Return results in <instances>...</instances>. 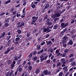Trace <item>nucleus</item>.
I'll return each mask as SVG.
<instances>
[{
	"instance_id": "obj_50",
	"label": "nucleus",
	"mask_w": 76,
	"mask_h": 76,
	"mask_svg": "<svg viewBox=\"0 0 76 76\" xmlns=\"http://www.w3.org/2000/svg\"><path fill=\"white\" fill-rule=\"evenodd\" d=\"M51 62V61L49 59L47 61H46V63H47V64H49V63L50 62Z\"/></svg>"
},
{
	"instance_id": "obj_30",
	"label": "nucleus",
	"mask_w": 76,
	"mask_h": 76,
	"mask_svg": "<svg viewBox=\"0 0 76 76\" xmlns=\"http://www.w3.org/2000/svg\"><path fill=\"white\" fill-rule=\"evenodd\" d=\"M31 35V33L30 32L27 33L26 36L27 38H28V37H30V35Z\"/></svg>"
},
{
	"instance_id": "obj_41",
	"label": "nucleus",
	"mask_w": 76,
	"mask_h": 76,
	"mask_svg": "<svg viewBox=\"0 0 76 76\" xmlns=\"http://www.w3.org/2000/svg\"><path fill=\"white\" fill-rule=\"evenodd\" d=\"M47 18H48V16L47 15L45 16V18H44L43 21H45V20H46V19H47Z\"/></svg>"
},
{
	"instance_id": "obj_38",
	"label": "nucleus",
	"mask_w": 76,
	"mask_h": 76,
	"mask_svg": "<svg viewBox=\"0 0 76 76\" xmlns=\"http://www.w3.org/2000/svg\"><path fill=\"white\" fill-rule=\"evenodd\" d=\"M73 60H74V58H71L69 59V62H72Z\"/></svg>"
},
{
	"instance_id": "obj_35",
	"label": "nucleus",
	"mask_w": 76,
	"mask_h": 76,
	"mask_svg": "<svg viewBox=\"0 0 76 76\" xmlns=\"http://www.w3.org/2000/svg\"><path fill=\"white\" fill-rule=\"evenodd\" d=\"M38 54V52L37 51H35L33 52V56H35L36 54Z\"/></svg>"
},
{
	"instance_id": "obj_12",
	"label": "nucleus",
	"mask_w": 76,
	"mask_h": 76,
	"mask_svg": "<svg viewBox=\"0 0 76 76\" xmlns=\"http://www.w3.org/2000/svg\"><path fill=\"white\" fill-rule=\"evenodd\" d=\"M53 20H54L53 22L54 23H56V21H57V20H59V18H54L53 19Z\"/></svg>"
},
{
	"instance_id": "obj_28",
	"label": "nucleus",
	"mask_w": 76,
	"mask_h": 76,
	"mask_svg": "<svg viewBox=\"0 0 76 76\" xmlns=\"http://www.w3.org/2000/svg\"><path fill=\"white\" fill-rule=\"evenodd\" d=\"M62 44L63 45V47H64V48H66L67 47V43H63Z\"/></svg>"
},
{
	"instance_id": "obj_2",
	"label": "nucleus",
	"mask_w": 76,
	"mask_h": 76,
	"mask_svg": "<svg viewBox=\"0 0 76 76\" xmlns=\"http://www.w3.org/2000/svg\"><path fill=\"white\" fill-rule=\"evenodd\" d=\"M38 19V17L33 16L32 17V20L31 23V25H33L35 22H36Z\"/></svg>"
},
{
	"instance_id": "obj_55",
	"label": "nucleus",
	"mask_w": 76,
	"mask_h": 76,
	"mask_svg": "<svg viewBox=\"0 0 76 76\" xmlns=\"http://www.w3.org/2000/svg\"><path fill=\"white\" fill-rule=\"evenodd\" d=\"M5 15V12H3L0 14V16H2L3 15Z\"/></svg>"
},
{
	"instance_id": "obj_6",
	"label": "nucleus",
	"mask_w": 76,
	"mask_h": 76,
	"mask_svg": "<svg viewBox=\"0 0 76 76\" xmlns=\"http://www.w3.org/2000/svg\"><path fill=\"white\" fill-rule=\"evenodd\" d=\"M69 42L70 44V45H72L73 44V40L72 39H69Z\"/></svg>"
},
{
	"instance_id": "obj_51",
	"label": "nucleus",
	"mask_w": 76,
	"mask_h": 76,
	"mask_svg": "<svg viewBox=\"0 0 76 76\" xmlns=\"http://www.w3.org/2000/svg\"><path fill=\"white\" fill-rule=\"evenodd\" d=\"M19 44V41H17V42H15L14 43V44H15V45H18Z\"/></svg>"
},
{
	"instance_id": "obj_15",
	"label": "nucleus",
	"mask_w": 76,
	"mask_h": 76,
	"mask_svg": "<svg viewBox=\"0 0 76 76\" xmlns=\"http://www.w3.org/2000/svg\"><path fill=\"white\" fill-rule=\"evenodd\" d=\"M49 7H50V4H47L45 6L44 8L46 9H47V8H48Z\"/></svg>"
},
{
	"instance_id": "obj_10",
	"label": "nucleus",
	"mask_w": 76,
	"mask_h": 76,
	"mask_svg": "<svg viewBox=\"0 0 76 76\" xmlns=\"http://www.w3.org/2000/svg\"><path fill=\"white\" fill-rule=\"evenodd\" d=\"M61 27L62 28H65V25L64 23H62L61 24Z\"/></svg>"
},
{
	"instance_id": "obj_33",
	"label": "nucleus",
	"mask_w": 76,
	"mask_h": 76,
	"mask_svg": "<svg viewBox=\"0 0 76 76\" xmlns=\"http://www.w3.org/2000/svg\"><path fill=\"white\" fill-rule=\"evenodd\" d=\"M18 56H16L14 57V58L15 61H17V60H18Z\"/></svg>"
},
{
	"instance_id": "obj_7",
	"label": "nucleus",
	"mask_w": 76,
	"mask_h": 76,
	"mask_svg": "<svg viewBox=\"0 0 76 76\" xmlns=\"http://www.w3.org/2000/svg\"><path fill=\"white\" fill-rule=\"evenodd\" d=\"M11 65V69H13L14 67H15V64H16V61H13Z\"/></svg>"
},
{
	"instance_id": "obj_29",
	"label": "nucleus",
	"mask_w": 76,
	"mask_h": 76,
	"mask_svg": "<svg viewBox=\"0 0 76 76\" xmlns=\"http://www.w3.org/2000/svg\"><path fill=\"white\" fill-rule=\"evenodd\" d=\"M19 40H20V37H19L16 38L15 39V41H19Z\"/></svg>"
},
{
	"instance_id": "obj_1",
	"label": "nucleus",
	"mask_w": 76,
	"mask_h": 76,
	"mask_svg": "<svg viewBox=\"0 0 76 76\" xmlns=\"http://www.w3.org/2000/svg\"><path fill=\"white\" fill-rule=\"evenodd\" d=\"M48 58V56H46L45 57L43 56V55H42L40 56V62H42L44 60H47V58Z\"/></svg>"
},
{
	"instance_id": "obj_26",
	"label": "nucleus",
	"mask_w": 76,
	"mask_h": 76,
	"mask_svg": "<svg viewBox=\"0 0 76 76\" xmlns=\"http://www.w3.org/2000/svg\"><path fill=\"white\" fill-rule=\"evenodd\" d=\"M69 49H65L64 51L65 53H67L68 52H69Z\"/></svg>"
},
{
	"instance_id": "obj_59",
	"label": "nucleus",
	"mask_w": 76,
	"mask_h": 76,
	"mask_svg": "<svg viewBox=\"0 0 76 76\" xmlns=\"http://www.w3.org/2000/svg\"><path fill=\"white\" fill-rule=\"evenodd\" d=\"M65 61V60H64V59H63V58L61 59V62H62V63H63Z\"/></svg>"
},
{
	"instance_id": "obj_9",
	"label": "nucleus",
	"mask_w": 76,
	"mask_h": 76,
	"mask_svg": "<svg viewBox=\"0 0 76 76\" xmlns=\"http://www.w3.org/2000/svg\"><path fill=\"white\" fill-rule=\"evenodd\" d=\"M10 51V48H7V50L6 51H5L4 52V54H7Z\"/></svg>"
},
{
	"instance_id": "obj_19",
	"label": "nucleus",
	"mask_w": 76,
	"mask_h": 76,
	"mask_svg": "<svg viewBox=\"0 0 76 76\" xmlns=\"http://www.w3.org/2000/svg\"><path fill=\"white\" fill-rule=\"evenodd\" d=\"M49 51H50V53H53L54 50H53V48H50Z\"/></svg>"
},
{
	"instance_id": "obj_57",
	"label": "nucleus",
	"mask_w": 76,
	"mask_h": 76,
	"mask_svg": "<svg viewBox=\"0 0 76 76\" xmlns=\"http://www.w3.org/2000/svg\"><path fill=\"white\" fill-rule=\"evenodd\" d=\"M51 74V72L50 71H49L48 72V75H50Z\"/></svg>"
},
{
	"instance_id": "obj_45",
	"label": "nucleus",
	"mask_w": 76,
	"mask_h": 76,
	"mask_svg": "<svg viewBox=\"0 0 76 76\" xmlns=\"http://www.w3.org/2000/svg\"><path fill=\"white\" fill-rule=\"evenodd\" d=\"M60 65H61V63L60 62L58 63H57V66L58 67V66H60Z\"/></svg>"
},
{
	"instance_id": "obj_32",
	"label": "nucleus",
	"mask_w": 76,
	"mask_h": 76,
	"mask_svg": "<svg viewBox=\"0 0 76 76\" xmlns=\"http://www.w3.org/2000/svg\"><path fill=\"white\" fill-rule=\"evenodd\" d=\"M33 54V53H31L28 56V57L29 58H31V57H32V55Z\"/></svg>"
},
{
	"instance_id": "obj_39",
	"label": "nucleus",
	"mask_w": 76,
	"mask_h": 76,
	"mask_svg": "<svg viewBox=\"0 0 76 76\" xmlns=\"http://www.w3.org/2000/svg\"><path fill=\"white\" fill-rule=\"evenodd\" d=\"M32 60H33L34 61H35L36 60H37V56H36L34 58H32Z\"/></svg>"
},
{
	"instance_id": "obj_58",
	"label": "nucleus",
	"mask_w": 76,
	"mask_h": 76,
	"mask_svg": "<svg viewBox=\"0 0 76 76\" xmlns=\"http://www.w3.org/2000/svg\"><path fill=\"white\" fill-rule=\"evenodd\" d=\"M43 31L44 32H47V28H44L43 29Z\"/></svg>"
},
{
	"instance_id": "obj_18",
	"label": "nucleus",
	"mask_w": 76,
	"mask_h": 76,
	"mask_svg": "<svg viewBox=\"0 0 76 76\" xmlns=\"http://www.w3.org/2000/svg\"><path fill=\"white\" fill-rule=\"evenodd\" d=\"M10 44H11V40H9L7 42V45L8 46H10Z\"/></svg>"
},
{
	"instance_id": "obj_8",
	"label": "nucleus",
	"mask_w": 76,
	"mask_h": 76,
	"mask_svg": "<svg viewBox=\"0 0 76 76\" xmlns=\"http://www.w3.org/2000/svg\"><path fill=\"white\" fill-rule=\"evenodd\" d=\"M50 19L48 18L47 19L46 22H47V25H50L51 24V22H50Z\"/></svg>"
},
{
	"instance_id": "obj_22",
	"label": "nucleus",
	"mask_w": 76,
	"mask_h": 76,
	"mask_svg": "<svg viewBox=\"0 0 76 76\" xmlns=\"http://www.w3.org/2000/svg\"><path fill=\"white\" fill-rule=\"evenodd\" d=\"M44 73L45 75H48V70H45L44 71Z\"/></svg>"
},
{
	"instance_id": "obj_27",
	"label": "nucleus",
	"mask_w": 76,
	"mask_h": 76,
	"mask_svg": "<svg viewBox=\"0 0 76 76\" xmlns=\"http://www.w3.org/2000/svg\"><path fill=\"white\" fill-rule=\"evenodd\" d=\"M32 66L31 65H29L28 66V70H29V71H30V70H31L32 69Z\"/></svg>"
},
{
	"instance_id": "obj_23",
	"label": "nucleus",
	"mask_w": 76,
	"mask_h": 76,
	"mask_svg": "<svg viewBox=\"0 0 76 76\" xmlns=\"http://www.w3.org/2000/svg\"><path fill=\"white\" fill-rule=\"evenodd\" d=\"M9 25V23H5L4 24V26L5 27H7Z\"/></svg>"
},
{
	"instance_id": "obj_25",
	"label": "nucleus",
	"mask_w": 76,
	"mask_h": 76,
	"mask_svg": "<svg viewBox=\"0 0 76 76\" xmlns=\"http://www.w3.org/2000/svg\"><path fill=\"white\" fill-rule=\"evenodd\" d=\"M76 64V63L75 62L73 61L72 62L71 64L72 66H75V64Z\"/></svg>"
},
{
	"instance_id": "obj_61",
	"label": "nucleus",
	"mask_w": 76,
	"mask_h": 76,
	"mask_svg": "<svg viewBox=\"0 0 76 76\" xmlns=\"http://www.w3.org/2000/svg\"><path fill=\"white\" fill-rule=\"evenodd\" d=\"M69 25V23H66L65 24V27H66V26H68V25Z\"/></svg>"
},
{
	"instance_id": "obj_43",
	"label": "nucleus",
	"mask_w": 76,
	"mask_h": 76,
	"mask_svg": "<svg viewBox=\"0 0 76 76\" xmlns=\"http://www.w3.org/2000/svg\"><path fill=\"white\" fill-rule=\"evenodd\" d=\"M16 12H17V11H15L13 12H12V14L13 15H16Z\"/></svg>"
},
{
	"instance_id": "obj_13",
	"label": "nucleus",
	"mask_w": 76,
	"mask_h": 76,
	"mask_svg": "<svg viewBox=\"0 0 76 76\" xmlns=\"http://www.w3.org/2000/svg\"><path fill=\"white\" fill-rule=\"evenodd\" d=\"M6 34V32H4L3 33L2 35L0 36V39H1V38H3L5 36V35Z\"/></svg>"
},
{
	"instance_id": "obj_49",
	"label": "nucleus",
	"mask_w": 76,
	"mask_h": 76,
	"mask_svg": "<svg viewBox=\"0 0 76 76\" xmlns=\"http://www.w3.org/2000/svg\"><path fill=\"white\" fill-rule=\"evenodd\" d=\"M10 11L11 12H13V11H14V8L13 7L12 8H11L10 9Z\"/></svg>"
},
{
	"instance_id": "obj_42",
	"label": "nucleus",
	"mask_w": 76,
	"mask_h": 76,
	"mask_svg": "<svg viewBox=\"0 0 76 76\" xmlns=\"http://www.w3.org/2000/svg\"><path fill=\"white\" fill-rule=\"evenodd\" d=\"M28 39L29 41H31L32 40V37L31 36L29 37L28 38Z\"/></svg>"
},
{
	"instance_id": "obj_31",
	"label": "nucleus",
	"mask_w": 76,
	"mask_h": 76,
	"mask_svg": "<svg viewBox=\"0 0 76 76\" xmlns=\"http://www.w3.org/2000/svg\"><path fill=\"white\" fill-rule=\"evenodd\" d=\"M13 73V70H12L10 72V74L9 75V76H12Z\"/></svg>"
},
{
	"instance_id": "obj_37",
	"label": "nucleus",
	"mask_w": 76,
	"mask_h": 76,
	"mask_svg": "<svg viewBox=\"0 0 76 76\" xmlns=\"http://www.w3.org/2000/svg\"><path fill=\"white\" fill-rule=\"evenodd\" d=\"M63 72H61L59 73V76H63Z\"/></svg>"
},
{
	"instance_id": "obj_62",
	"label": "nucleus",
	"mask_w": 76,
	"mask_h": 76,
	"mask_svg": "<svg viewBox=\"0 0 76 76\" xmlns=\"http://www.w3.org/2000/svg\"><path fill=\"white\" fill-rule=\"evenodd\" d=\"M59 53V50H56L55 51L56 54H57Z\"/></svg>"
},
{
	"instance_id": "obj_21",
	"label": "nucleus",
	"mask_w": 76,
	"mask_h": 76,
	"mask_svg": "<svg viewBox=\"0 0 76 76\" xmlns=\"http://www.w3.org/2000/svg\"><path fill=\"white\" fill-rule=\"evenodd\" d=\"M17 31L18 34H20L22 32V31H21V30L20 29H18Z\"/></svg>"
},
{
	"instance_id": "obj_20",
	"label": "nucleus",
	"mask_w": 76,
	"mask_h": 76,
	"mask_svg": "<svg viewBox=\"0 0 76 76\" xmlns=\"http://www.w3.org/2000/svg\"><path fill=\"white\" fill-rule=\"evenodd\" d=\"M10 2H11V0H8L5 2L4 4H8V3H10Z\"/></svg>"
},
{
	"instance_id": "obj_36",
	"label": "nucleus",
	"mask_w": 76,
	"mask_h": 76,
	"mask_svg": "<svg viewBox=\"0 0 76 76\" xmlns=\"http://www.w3.org/2000/svg\"><path fill=\"white\" fill-rule=\"evenodd\" d=\"M31 7H32V9H34V8L35 7V4H31Z\"/></svg>"
},
{
	"instance_id": "obj_47",
	"label": "nucleus",
	"mask_w": 76,
	"mask_h": 76,
	"mask_svg": "<svg viewBox=\"0 0 76 76\" xmlns=\"http://www.w3.org/2000/svg\"><path fill=\"white\" fill-rule=\"evenodd\" d=\"M25 14H23L22 15H21V18H25Z\"/></svg>"
},
{
	"instance_id": "obj_5",
	"label": "nucleus",
	"mask_w": 76,
	"mask_h": 76,
	"mask_svg": "<svg viewBox=\"0 0 76 76\" xmlns=\"http://www.w3.org/2000/svg\"><path fill=\"white\" fill-rule=\"evenodd\" d=\"M46 42L47 43V45H49H49L48 46V47H50V46H51V45H52V44H53V43H52V42H51V41H46Z\"/></svg>"
},
{
	"instance_id": "obj_64",
	"label": "nucleus",
	"mask_w": 76,
	"mask_h": 76,
	"mask_svg": "<svg viewBox=\"0 0 76 76\" xmlns=\"http://www.w3.org/2000/svg\"><path fill=\"white\" fill-rule=\"evenodd\" d=\"M48 14H50L51 13V10H49L47 12Z\"/></svg>"
},
{
	"instance_id": "obj_17",
	"label": "nucleus",
	"mask_w": 76,
	"mask_h": 76,
	"mask_svg": "<svg viewBox=\"0 0 76 76\" xmlns=\"http://www.w3.org/2000/svg\"><path fill=\"white\" fill-rule=\"evenodd\" d=\"M41 45H37V50H39V49H41Z\"/></svg>"
},
{
	"instance_id": "obj_11",
	"label": "nucleus",
	"mask_w": 76,
	"mask_h": 76,
	"mask_svg": "<svg viewBox=\"0 0 76 76\" xmlns=\"http://www.w3.org/2000/svg\"><path fill=\"white\" fill-rule=\"evenodd\" d=\"M35 73H36L37 75L39 73H40V70H39V68L37 69L35 71Z\"/></svg>"
},
{
	"instance_id": "obj_53",
	"label": "nucleus",
	"mask_w": 76,
	"mask_h": 76,
	"mask_svg": "<svg viewBox=\"0 0 76 76\" xmlns=\"http://www.w3.org/2000/svg\"><path fill=\"white\" fill-rule=\"evenodd\" d=\"M26 3H27L26 2H24L23 4V6H26Z\"/></svg>"
},
{
	"instance_id": "obj_46",
	"label": "nucleus",
	"mask_w": 76,
	"mask_h": 76,
	"mask_svg": "<svg viewBox=\"0 0 76 76\" xmlns=\"http://www.w3.org/2000/svg\"><path fill=\"white\" fill-rule=\"evenodd\" d=\"M24 25H25V23L24 22H22V23H21L20 25L21 26V27H22V26H23Z\"/></svg>"
},
{
	"instance_id": "obj_40",
	"label": "nucleus",
	"mask_w": 76,
	"mask_h": 76,
	"mask_svg": "<svg viewBox=\"0 0 76 76\" xmlns=\"http://www.w3.org/2000/svg\"><path fill=\"white\" fill-rule=\"evenodd\" d=\"M20 61H21V59H20L18 61L17 63V65H19V64H20Z\"/></svg>"
},
{
	"instance_id": "obj_34",
	"label": "nucleus",
	"mask_w": 76,
	"mask_h": 76,
	"mask_svg": "<svg viewBox=\"0 0 76 76\" xmlns=\"http://www.w3.org/2000/svg\"><path fill=\"white\" fill-rule=\"evenodd\" d=\"M18 71L20 73H22V68H19L18 69Z\"/></svg>"
},
{
	"instance_id": "obj_63",
	"label": "nucleus",
	"mask_w": 76,
	"mask_h": 76,
	"mask_svg": "<svg viewBox=\"0 0 76 76\" xmlns=\"http://www.w3.org/2000/svg\"><path fill=\"white\" fill-rule=\"evenodd\" d=\"M67 28H64V29L63 30V31H64L65 32H66V31H67Z\"/></svg>"
},
{
	"instance_id": "obj_3",
	"label": "nucleus",
	"mask_w": 76,
	"mask_h": 76,
	"mask_svg": "<svg viewBox=\"0 0 76 76\" xmlns=\"http://www.w3.org/2000/svg\"><path fill=\"white\" fill-rule=\"evenodd\" d=\"M69 37L67 36L66 35H65L63 38H62V42L63 43H66V41H67V40L69 39Z\"/></svg>"
},
{
	"instance_id": "obj_52",
	"label": "nucleus",
	"mask_w": 76,
	"mask_h": 76,
	"mask_svg": "<svg viewBox=\"0 0 76 76\" xmlns=\"http://www.w3.org/2000/svg\"><path fill=\"white\" fill-rule=\"evenodd\" d=\"M66 53H65L63 55H62V57H66Z\"/></svg>"
},
{
	"instance_id": "obj_24",
	"label": "nucleus",
	"mask_w": 76,
	"mask_h": 76,
	"mask_svg": "<svg viewBox=\"0 0 76 76\" xmlns=\"http://www.w3.org/2000/svg\"><path fill=\"white\" fill-rule=\"evenodd\" d=\"M51 17L52 18H53V19H54V18L56 17V14H53L52 15Z\"/></svg>"
},
{
	"instance_id": "obj_56",
	"label": "nucleus",
	"mask_w": 76,
	"mask_h": 76,
	"mask_svg": "<svg viewBox=\"0 0 76 76\" xmlns=\"http://www.w3.org/2000/svg\"><path fill=\"white\" fill-rule=\"evenodd\" d=\"M39 12H37L35 15L36 16H39Z\"/></svg>"
},
{
	"instance_id": "obj_4",
	"label": "nucleus",
	"mask_w": 76,
	"mask_h": 76,
	"mask_svg": "<svg viewBox=\"0 0 76 76\" xmlns=\"http://www.w3.org/2000/svg\"><path fill=\"white\" fill-rule=\"evenodd\" d=\"M61 13V12L59 10L58 11L56 12L55 15L56 16V17H60V16L61 15L60 14Z\"/></svg>"
},
{
	"instance_id": "obj_16",
	"label": "nucleus",
	"mask_w": 76,
	"mask_h": 76,
	"mask_svg": "<svg viewBox=\"0 0 76 76\" xmlns=\"http://www.w3.org/2000/svg\"><path fill=\"white\" fill-rule=\"evenodd\" d=\"M63 69H64V71L65 72H67L68 71V69H67V67H64L63 68Z\"/></svg>"
},
{
	"instance_id": "obj_48",
	"label": "nucleus",
	"mask_w": 76,
	"mask_h": 76,
	"mask_svg": "<svg viewBox=\"0 0 76 76\" xmlns=\"http://www.w3.org/2000/svg\"><path fill=\"white\" fill-rule=\"evenodd\" d=\"M9 74H10V72H9L7 73H6L5 74L6 76H9Z\"/></svg>"
},
{
	"instance_id": "obj_14",
	"label": "nucleus",
	"mask_w": 76,
	"mask_h": 76,
	"mask_svg": "<svg viewBox=\"0 0 76 76\" xmlns=\"http://www.w3.org/2000/svg\"><path fill=\"white\" fill-rule=\"evenodd\" d=\"M58 24H56L53 27V29H56L57 28H58Z\"/></svg>"
},
{
	"instance_id": "obj_54",
	"label": "nucleus",
	"mask_w": 76,
	"mask_h": 76,
	"mask_svg": "<svg viewBox=\"0 0 76 76\" xmlns=\"http://www.w3.org/2000/svg\"><path fill=\"white\" fill-rule=\"evenodd\" d=\"M37 28L34 29L33 31V33H35V32H37Z\"/></svg>"
},
{
	"instance_id": "obj_44",
	"label": "nucleus",
	"mask_w": 76,
	"mask_h": 76,
	"mask_svg": "<svg viewBox=\"0 0 76 76\" xmlns=\"http://www.w3.org/2000/svg\"><path fill=\"white\" fill-rule=\"evenodd\" d=\"M74 56V54L72 53L69 56V58H71V57H73Z\"/></svg>"
},
{
	"instance_id": "obj_60",
	"label": "nucleus",
	"mask_w": 76,
	"mask_h": 76,
	"mask_svg": "<svg viewBox=\"0 0 76 76\" xmlns=\"http://www.w3.org/2000/svg\"><path fill=\"white\" fill-rule=\"evenodd\" d=\"M51 41H52L53 42H54V38H52V39H51Z\"/></svg>"
}]
</instances>
